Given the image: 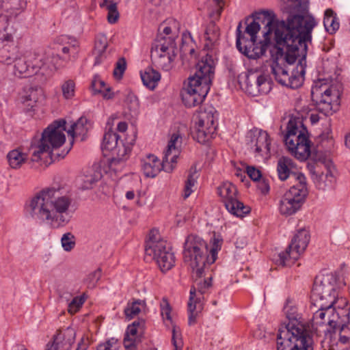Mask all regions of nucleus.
<instances>
[{
    "label": "nucleus",
    "instance_id": "30",
    "mask_svg": "<svg viewBox=\"0 0 350 350\" xmlns=\"http://www.w3.org/2000/svg\"><path fill=\"white\" fill-rule=\"evenodd\" d=\"M323 25L330 34L334 33L340 27L336 14L332 9H327L324 13Z\"/></svg>",
    "mask_w": 350,
    "mask_h": 350
},
{
    "label": "nucleus",
    "instance_id": "53",
    "mask_svg": "<svg viewBox=\"0 0 350 350\" xmlns=\"http://www.w3.org/2000/svg\"><path fill=\"white\" fill-rule=\"evenodd\" d=\"M85 178V176H79L76 179V185L81 190H85L88 189Z\"/></svg>",
    "mask_w": 350,
    "mask_h": 350
},
{
    "label": "nucleus",
    "instance_id": "18",
    "mask_svg": "<svg viewBox=\"0 0 350 350\" xmlns=\"http://www.w3.org/2000/svg\"><path fill=\"white\" fill-rule=\"evenodd\" d=\"M224 5V0H209L208 14L211 19L207 25L204 31L205 44L204 48L211 50L218 44L220 37V30L215 21L218 20Z\"/></svg>",
    "mask_w": 350,
    "mask_h": 350
},
{
    "label": "nucleus",
    "instance_id": "22",
    "mask_svg": "<svg viewBox=\"0 0 350 350\" xmlns=\"http://www.w3.org/2000/svg\"><path fill=\"white\" fill-rule=\"evenodd\" d=\"M334 332L338 330V341L342 345L350 346V312L349 308H342L339 319L336 321V328H332Z\"/></svg>",
    "mask_w": 350,
    "mask_h": 350
},
{
    "label": "nucleus",
    "instance_id": "26",
    "mask_svg": "<svg viewBox=\"0 0 350 350\" xmlns=\"http://www.w3.org/2000/svg\"><path fill=\"white\" fill-rule=\"evenodd\" d=\"M143 84L150 90H154L161 79V74L152 67H148L144 71L140 72Z\"/></svg>",
    "mask_w": 350,
    "mask_h": 350
},
{
    "label": "nucleus",
    "instance_id": "33",
    "mask_svg": "<svg viewBox=\"0 0 350 350\" xmlns=\"http://www.w3.org/2000/svg\"><path fill=\"white\" fill-rule=\"evenodd\" d=\"M14 46L4 45L0 49V62L6 65L13 64L18 54Z\"/></svg>",
    "mask_w": 350,
    "mask_h": 350
},
{
    "label": "nucleus",
    "instance_id": "50",
    "mask_svg": "<svg viewBox=\"0 0 350 350\" xmlns=\"http://www.w3.org/2000/svg\"><path fill=\"white\" fill-rule=\"evenodd\" d=\"M191 40H192V39L190 37V36L189 37L184 36V37L183 38L182 45L180 48L181 55H187V53L189 52L188 48L191 47Z\"/></svg>",
    "mask_w": 350,
    "mask_h": 350
},
{
    "label": "nucleus",
    "instance_id": "31",
    "mask_svg": "<svg viewBox=\"0 0 350 350\" xmlns=\"http://www.w3.org/2000/svg\"><path fill=\"white\" fill-rule=\"evenodd\" d=\"M7 159L10 166L12 168L17 169L27 161V155L19 148H16L8 153Z\"/></svg>",
    "mask_w": 350,
    "mask_h": 350
},
{
    "label": "nucleus",
    "instance_id": "57",
    "mask_svg": "<svg viewBox=\"0 0 350 350\" xmlns=\"http://www.w3.org/2000/svg\"><path fill=\"white\" fill-rule=\"evenodd\" d=\"M135 197V193L133 191H129L126 193V198L128 200H133Z\"/></svg>",
    "mask_w": 350,
    "mask_h": 350
},
{
    "label": "nucleus",
    "instance_id": "12",
    "mask_svg": "<svg viewBox=\"0 0 350 350\" xmlns=\"http://www.w3.org/2000/svg\"><path fill=\"white\" fill-rule=\"evenodd\" d=\"M341 93L334 85H316L312 90V101L319 112L326 116L339 109Z\"/></svg>",
    "mask_w": 350,
    "mask_h": 350
},
{
    "label": "nucleus",
    "instance_id": "11",
    "mask_svg": "<svg viewBox=\"0 0 350 350\" xmlns=\"http://www.w3.org/2000/svg\"><path fill=\"white\" fill-rule=\"evenodd\" d=\"M195 118L191 135L193 139L203 144L212 137L217 127L218 113L212 105L200 107Z\"/></svg>",
    "mask_w": 350,
    "mask_h": 350
},
{
    "label": "nucleus",
    "instance_id": "59",
    "mask_svg": "<svg viewBox=\"0 0 350 350\" xmlns=\"http://www.w3.org/2000/svg\"><path fill=\"white\" fill-rule=\"evenodd\" d=\"M310 120L312 123H316L319 121V117L317 115L312 114L311 117H310Z\"/></svg>",
    "mask_w": 350,
    "mask_h": 350
},
{
    "label": "nucleus",
    "instance_id": "49",
    "mask_svg": "<svg viewBox=\"0 0 350 350\" xmlns=\"http://www.w3.org/2000/svg\"><path fill=\"white\" fill-rule=\"evenodd\" d=\"M246 172L249 177L254 181L258 180L262 176L260 171L253 166H247Z\"/></svg>",
    "mask_w": 350,
    "mask_h": 350
},
{
    "label": "nucleus",
    "instance_id": "55",
    "mask_svg": "<svg viewBox=\"0 0 350 350\" xmlns=\"http://www.w3.org/2000/svg\"><path fill=\"white\" fill-rule=\"evenodd\" d=\"M127 124L126 122H120L118 124V126H117V129L118 130V131L120 132H125L127 129Z\"/></svg>",
    "mask_w": 350,
    "mask_h": 350
},
{
    "label": "nucleus",
    "instance_id": "20",
    "mask_svg": "<svg viewBox=\"0 0 350 350\" xmlns=\"http://www.w3.org/2000/svg\"><path fill=\"white\" fill-rule=\"evenodd\" d=\"M246 92L252 96L259 94H267L271 87L268 77L265 75H256L254 72L247 73L245 75Z\"/></svg>",
    "mask_w": 350,
    "mask_h": 350
},
{
    "label": "nucleus",
    "instance_id": "41",
    "mask_svg": "<svg viewBox=\"0 0 350 350\" xmlns=\"http://www.w3.org/2000/svg\"><path fill=\"white\" fill-rule=\"evenodd\" d=\"M85 295L81 297H75L68 305V310L70 314H74L78 312L79 308L82 306L85 301Z\"/></svg>",
    "mask_w": 350,
    "mask_h": 350
},
{
    "label": "nucleus",
    "instance_id": "15",
    "mask_svg": "<svg viewBox=\"0 0 350 350\" xmlns=\"http://www.w3.org/2000/svg\"><path fill=\"white\" fill-rule=\"evenodd\" d=\"M177 54L175 40L171 37H158L151 49V59L158 68L168 71L173 67Z\"/></svg>",
    "mask_w": 350,
    "mask_h": 350
},
{
    "label": "nucleus",
    "instance_id": "29",
    "mask_svg": "<svg viewBox=\"0 0 350 350\" xmlns=\"http://www.w3.org/2000/svg\"><path fill=\"white\" fill-rule=\"evenodd\" d=\"M4 12L8 17H16L26 7V0H4Z\"/></svg>",
    "mask_w": 350,
    "mask_h": 350
},
{
    "label": "nucleus",
    "instance_id": "36",
    "mask_svg": "<svg viewBox=\"0 0 350 350\" xmlns=\"http://www.w3.org/2000/svg\"><path fill=\"white\" fill-rule=\"evenodd\" d=\"M142 301L137 299L131 303H128L126 307L124 308V312L126 317L131 320L141 311V306Z\"/></svg>",
    "mask_w": 350,
    "mask_h": 350
},
{
    "label": "nucleus",
    "instance_id": "42",
    "mask_svg": "<svg viewBox=\"0 0 350 350\" xmlns=\"http://www.w3.org/2000/svg\"><path fill=\"white\" fill-rule=\"evenodd\" d=\"M172 342L174 347V350H182L183 347V342L181 337V334L176 326H174L172 328Z\"/></svg>",
    "mask_w": 350,
    "mask_h": 350
},
{
    "label": "nucleus",
    "instance_id": "40",
    "mask_svg": "<svg viewBox=\"0 0 350 350\" xmlns=\"http://www.w3.org/2000/svg\"><path fill=\"white\" fill-rule=\"evenodd\" d=\"M126 69V62L124 57L118 59L116 62L113 72V77L117 79H120Z\"/></svg>",
    "mask_w": 350,
    "mask_h": 350
},
{
    "label": "nucleus",
    "instance_id": "9",
    "mask_svg": "<svg viewBox=\"0 0 350 350\" xmlns=\"http://www.w3.org/2000/svg\"><path fill=\"white\" fill-rule=\"evenodd\" d=\"M181 138L173 134L164 152L162 161L154 154H148L142 160V170L147 178H154L161 170L170 173L176 167L177 159L180 152Z\"/></svg>",
    "mask_w": 350,
    "mask_h": 350
},
{
    "label": "nucleus",
    "instance_id": "44",
    "mask_svg": "<svg viewBox=\"0 0 350 350\" xmlns=\"http://www.w3.org/2000/svg\"><path fill=\"white\" fill-rule=\"evenodd\" d=\"M42 94L41 90L33 89L31 88L29 90V93L25 97L24 102L29 101L31 103L28 104V105L31 107H33V103H36L38 102L39 99V96Z\"/></svg>",
    "mask_w": 350,
    "mask_h": 350
},
{
    "label": "nucleus",
    "instance_id": "2",
    "mask_svg": "<svg viewBox=\"0 0 350 350\" xmlns=\"http://www.w3.org/2000/svg\"><path fill=\"white\" fill-rule=\"evenodd\" d=\"M220 247L217 241L214 239L213 245L208 250V245L203 239L195 234L189 235L184 243L183 258L185 262H189L192 269V277L196 279V287L192 286L190 290L188 301V324H196L198 314L202 310L200 297H196L198 291L201 295L204 294L212 285V278L208 277L204 280L200 278L205 275L207 267L213 264Z\"/></svg>",
    "mask_w": 350,
    "mask_h": 350
},
{
    "label": "nucleus",
    "instance_id": "6",
    "mask_svg": "<svg viewBox=\"0 0 350 350\" xmlns=\"http://www.w3.org/2000/svg\"><path fill=\"white\" fill-rule=\"evenodd\" d=\"M214 73V60L211 55L206 54L196 64L195 75L188 79L181 93L186 107H195L203 102L210 90Z\"/></svg>",
    "mask_w": 350,
    "mask_h": 350
},
{
    "label": "nucleus",
    "instance_id": "28",
    "mask_svg": "<svg viewBox=\"0 0 350 350\" xmlns=\"http://www.w3.org/2000/svg\"><path fill=\"white\" fill-rule=\"evenodd\" d=\"M88 118L85 116H82L77 122L71 124L70 128L67 131V133L72 138L75 137H81V140L85 139V135L88 133Z\"/></svg>",
    "mask_w": 350,
    "mask_h": 350
},
{
    "label": "nucleus",
    "instance_id": "13",
    "mask_svg": "<svg viewBox=\"0 0 350 350\" xmlns=\"http://www.w3.org/2000/svg\"><path fill=\"white\" fill-rule=\"evenodd\" d=\"M308 194L306 178L304 175H299L297 177V183L292 186L280 200V213L284 215L295 214L304 204Z\"/></svg>",
    "mask_w": 350,
    "mask_h": 350
},
{
    "label": "nucleus",
    "instance_id": "19",
    "mask_svg": "<svg viewBox=\"0 0 350 350\" xmlns=\"http://www.w3.org/2000/svg\"><path fill=\"white\" fill-rule=\"evenodd\" d=\"M217 194L221 198L226 208L237 217H243L250 212L249 208L239 201L237 189L230 182H224L217 187Z\"/></svg>",
    "mask_w": 350,
    "mask_h": 350
},
{
    "label": "nucleus",
    "instance_id": "51",
    "mask_svg": "<svg viewBox=\"0 0 350 350\" xmlns=\"http://www.w3.org/2000/svg\"><path fill=\"white\" fill-rule=\"evenodd\" d=\"M334 180V176L331 172V170L329 169H327L326 170V172H322L319 175V180L320 181H329V184L331 185L332 181Z\"/></svg>",
    "mask_w": 350,
    "mask_h": 350
},
{
    "label": "nucleus",
    "instance_id": "39",
    "mask_svg": "<svg viewBox=\"0 0 350 350\" xmlns=\"http://www.w3.org/2000/svg\"><path fill=\"white\" fill-rule=\"evenodd\" d=\"M58 42L69 44V46H65L62 49L64 53H68L71 49L75 51L78 46L77 41L75 38L68 36H61L58 38Z\"/></svg>",
    "mask_w": 350,
    "mask_h": 350
},
{
    "label": "nucleus",
    "instance_id": "64",
    "mask_svg": "<svg viewBox=\"0 0 350 350\" xmlns=\"http://www.w3.org/2000/svg\"><path fill=\"white\" fill-rule=\"evenodd\" d=\"M76 350H86V347H85V348H80V347H79Z\"/></svg>",
    "mask_w": 350,
    "mask_h": 350
},
{
    "label": "nucleus",
    "instance_id": "35",
    "mask_svg": "<svg viewBox=\"0 0 350 350\" xmlns=\"http://www.w3.org/2000/svg\"><path fill=\"white\" fill-rule=\"evenodd\" d=\"M198 178L196 167H191L189 170L187 178L185 181L183 197L187 198L193 192L192 187L195 185Z\"/></svg>",
    "mask_w": 350,
    "mask_h": 350
},
{
    "label": "nucleus",
    "instance_id": "32",
    "mask_svg": "<svg viewBox=\"0 0 350 350\" xmlns=\"http://www.w3.org/2000/svg\"><path fill=\"white\" fill-rule=\"evenodd\" d=\"M54 337L57 341L61 343L65 350H68L75 341V332L74 329L67 327L66 329L59 331Z\"/></svg>",
    "mask_w": 350,
    "mask_h": 350
},
{
    "label": "nucleus",
    "instance_id": "23",
    "mask_svg": "<svg viewBox=\"0 0 350 350\" xmlns=\"http://www.w3.org/2000/svg\"><path fill=\"white\" fill-rule=\"evenodd\" d=\"M296 170V164L290 157L282 156L278 160L277 173L280 180L284 181L288 178L293 177L297 182V177L304 174L297 172Z\"/></svg>",
    "mask_w": 350,
    "mask_h": 350
},
{
    "label": "nucleus",
    "instance_id": "47",
    "mask_svg": "<svg viewBox=\"0 0 350 350\" xmlns=\"http://www.w3.org/2000/svg\"><path fill=\"white\" fill-rule=\"evenodd\" d=\"M101 269L97 268L90 274H89V288L96 286V283L101 277Z\"/></svg>",
    "mask_w": 350,
    "mask_h": 350
},
{
    "label": "nucleus",
    "instance_id": "63",
    "mask_svg": "<svg viewBox=\"0 0 350 350\" xmlns=\"http://www.w3.org/2000/svg\"><path fill=\"white\" fill-rule=\"evenodd\" d=\"M132 325H135V327L137 328V326L139 325V322L138 321H134Z\"/></svg>",
    "mask_w": 350,
    "mask_h": 350
},
{
    "label": "nucleus",
    "instance_id": "61",
    "mask_svg": "<svg viewBox=\"0 0 350 350\" xmlns=\"http://www.w3.org/2000/svg\"><path fill=\"white\" fill-rule=\"evenodd\" d=\"M345 145L350 148V134L345 137Z\"/></svg>",
    "mask_w": 350,
    "mask_h": 350
},
{
    "label": "nucleus",
    "instance_id": "54",
    "mask_svg": "<svg viewBox=\"0 0 350 350\" xmlns=\"http://www.w3.org/2000/svg\"><path fill=\"white\" fill-rule=\"evenodd\" d=\"M125 350H137V343H131L129 340H124Z\"/></svg>",
    "mask_w": 350,
    "mask_h": 350
},
{
    "label": "nucleus",
    "instance_id": "37",
    "mask_svg": "<svg viewBox=\"0 0 350 350\" xmlns=\"http://www.w3.org/2000/svg\"><path fill=\"white\" fill-rule=\"evenodd\" d=\"M61 89L63 97L65 99L69 100L74 97L75 92V83L72 80L68 79L62 83Z\"/></svg>",
    "mask_w": 350,
    "mask_h": 350
},
{
    "label": "nucleus",
    "instance_id": "62",
    "mask_svg": "<svg viewBox=\"0 0 350 350\" xmlns=\"http://www.w3.org/2000/svg\"><path fill=\"white\" fill-rule=\"evenodd\" d=\"M269 187L268 185L266 184L265 185V189L263 190V192H265V191L267 192V191H269Z\"/></svg>",
    "mask_w": 350,
    "mask_h": 350
},
{
    "label": "nucleus",
    "instance_id": "27",
    "mask_svg": "<svg viewBox=\"0 0 350 350\" xmlns=\"http://www.w3.org/2000/svg\"><path fill=\"white\" fill-rule=\"evenodd\" d=\"M92 93L94 95L100 94L105 99L113 98V94L111 92V88L107 86L105 81H103L98 75H95L91 83Z\"/></svg>",
    "mask_w": 350,
    "mask_h": 350
},
{
    "label": "nucleus",
    "instance_id": "45",
    "mask_svg": "<svg viewBox=\"0 0 350 350\" xmlns=\"http://www.w3.org/2000/svg\"><path fill=\"white\" fill-rule=\"evenodd\" d=\"M137 328L135 327V325H130L128 326L124 338V340H131V343H137L139 342V340L137 338Z\"/></svg>",
    "mask_w": 350,
    "mask_h": 350
},
{
    "label": "nucleus",
    "instance_id": "25",
    "mask_svg": "<svg viewBox=\"0 0 350 350\" xmlns=\"http://www.w3.org/2000/svg\"><path fill=\"white\" fill-rule=\"evenodd\" d=\"M107 47V39L105 35L99 33L94 40L93 55H95L94 66L100 64L104 59V53Z\"/></svg>",
    "mask_w": 350,
    "mask_h": 350
},
{
    "label": "nucleus",
    "instance_id": "24",
    "mask_svg": "<svg viewBox=\"0 0 350 350\" xmlns=\"http://www.w3.org/2000/svg\"><path fill=\"white\" fill-rule=\"evenodd\" d=\"M119 138V135L113 131L106 132L103 136L101 146L103 152L109 151L113 153L122 149V146L124 145L122 141L118 142Z\"/></svg>",
    "mask_w": 350,
    "mask_h": 350
},
{
    "label": "nucleus",
    "instance_id": "16",
    "mask_svg": "<svg viewBox=\"0 0 350 350\" xmlns=\"http://www.w3.org/2000/svg\"><path fill=\"white\" fill-rule=\"evenodd\" d=\"M310 239V235L307 230L304 228L299 230L286 250L278 254L277 262L282 266L290 265L293 263L305 251Z\"/></svg>",
    "mask_w": 350,
    "mask_h": 350
},
{
    "label": "nucleus",
    "instance_id": "58",
    "mask_svg": "<svg viewBox=\"0 0 350 350\" xmlns=\"http://www.w3.org/2000/svg\"><path fill=\"white\" fill-rule=\"evenodd\" d=\"M163 32L166 35L169 36L172 33V29L170 27H164Z\"/></svg>",
    "mask_w": 350,
    "mask_h": 350
},
{
    "label": "nucleus",
    "instance_id": "38",
    "mask_svg": "<svg viewBox=\"0 0 350 350\" xmlns=\"http://www.w3.org/2000/svg\"><path fill=\"white\" fill-rule=\"evenodd\" d=\"M61 244L64 251H71L76 245L75 236L71 232L64 234L61 238Z\"/></svg>",
    "mask_w": 350,
    "mask_h": 350
},
{
    "label": "nucleus",
    "instance_id": "14",
    "mask_svg": "<svg viewBox=\"0 0 350 350\" xmlns=\"http://www.w3.org/2000/svg\"><path fill=\"white\" fill-rule=\"evenodd\" d=\"M154 230H152L149 235V239L146 242V256L152 257L159 267L162 272H166L171 269L175 263L174 253L163 240H158L154 236Z\"/></svg>",
    "mask_w": 350,
    "mask_h": 350
},
{
    "label": "nucleus",
    "instance_id": "17",
    "mask_svg": "<svg viewBox=\"0 0 350 350\" xmlns=\"http://www.w3.org/2000/svg\"><path fill=\"white\" fill-rule=\"evenodd\" d=\"M126 154L127 148L122 146V149L112 153L113 157L111 159L103 158L94 162L92 166V174L89 178V183L92 184L100 180L103 173H107L109 171L116 172L120 170Z\"/></svg>",
    "mask_w": 350,
    "mask_h": 350
},
{
    "label": "nucleus",
    "instance_id": "43",
    "mask_svg": "<svg viewBox=\"0 0 350 350\" xmlns=\"http://www.w3.org/2000/svg\"><path fill=\"white\" fill-rule=\"evenodd\" d=\"M120 345L118 340L114 338H111L107 340L105 343L100 344L96 350H119Z\"/></svg>",
    "mask_w": 350,
    "mask_h": 350
},
{
    "label": "nucleus",
    "instance_id": "56",
    "mask_svg": "<svg viewBox=\"0 0 350 350\" xmlns=\"http://www.w3.org/2000/svg\"><path fill=\"white\" fill-rule=\"evenodd\" d=\"M191 47L188 48L189 52L187 54L190 55L191 57H196V51H195V47H194L195 44L192 40H191Z\"/></svg>",
    "mask_w": 350,
    "mask_h": 350
},
{
    "label": "nucleus",
    "instance_id": "10",
    "mask_svg": "<svg viewBox=\"0 0 350 350\" xmlns=\"http://www.w3.org/2000/svg\"><path fill=\"white\" fill-rule=\"evenodd\" d=\"M284 142L297 159L306 160L310 154V141L308 131L299 118H291L287 123Z\"/></svg>",
    "mask_w": 350,
    "mask_h": 350
},
{
    "label": "nucleus",
    "instance_id": "21",
    "mask_svg": "<svg viewBox=\"0 0 350 350\" xmlns=\"http://www.w3.org/2000/svg\"><path fill=\"white\" fill-rule=\"evenodd\" d=\"M248 137L250 138V148L256 156H267L270 153L271 139L267 131L258 129L251 131Z\"/></svg>",
    "mask_w": 350,
    "mask_h": 350
},
{
    "label": "nucleus",
    "instance_id": "7",
    "mask_svg": "<svg viewBox=\"0 0 350 350\" xmlns=\"http://www.w3.org/2000/svg\"><path fill=\"white\" fill-rule=\"evenodd\" d=\"M14 74L18 77L40 75L46 80L62 66L58 55L49 53H28L16 57L14 61Z\"/></svg>",
    "mask_w": 350,
    "mask_h": 350
},
{
    "label": "nucleus",
    "instance_id": "8",
    "mask_svg": "<svg viewBox=\"0 0 350 350\" xmlns=\"http://www.w3.org/2000/svg\"><path fill=\"white\" fill-rule=\"evenodd\" d=\"M66 120L59 119L50 124L42 133L41 137L31 142V161L38 162L42 154L46 153L51 160L63 159L69 150L62 153H54L53 150L61 147L66 142L64 131H66Z\"/></svg>",
    "mask_w": 350,
    "mask_h": 350
},
{
    "label": "nucleus",
    "instance_id": "34",
    "mask_svg": "<svg viewBox=\"0 0 350 350\" xmlns=\"http://www.w3.org/2000/svg\"><path fill=\"white\" fill-rule=\"evenodd\" d=\"M100 7L105 8L107 10V21L110 24H114L119 18L120 14L118 10L117 3L111 0H104Z\"/></svg>",
    "mask_w": 350,
    "mask_h": 350
},
{
    "label": "nucleus",
    "instance_id": "4",
    "mask_svg": "<svg viewBox=\"0 0 350 350\" xmlns=\"http://www.w3.org/2000/svg\"><path fill=\"white\" fill-rule=\"evenodd\" d=\"M336 291L328 280L314 281L311 291L310 310L313 313L312 327L317 330L319 327H325L324 332L336 328V321L339 319L341 308L334 306L336 303Z\"/></svg>",
    "mask_w": 350,
    "mask_h": 350
},
{
    "label": "nucleus",
    "instance_id": "52",
    "mask_svg": "<svg viewBox=\"0 0 350 350\" xmlns=\"http://www.w3.org/2000/svg\"><path fill=\"white\" fill-rule=\"evenodd\" d=\"M46 350H65V349L62 347L61 343L57 341L54 337L53 341L51 343L47 344Z\"/></svg>",
    "mask_w": 350,
    "mask_h": 350
},
{
    "label": "nucleus",
    "instance_id": "1",
    "mask_svg": "<svg viewBox=\"0 0 350 350\" xmlns=\"http://www.w3.org/2000/svg\"><path fill=\"white\" fill-rule=\"evenodd\" d=\"M282 10L288 14L286 20H278L272 10H261L252 14L253 21L243 32L240 22L236 46L252 59H259L269 48L271 73L276 81L297 89L304 81L308 43L319 22L309 12V0H284Z\"/></svg>",
    "mask_w": 350,
    "mask_h": 350
},
{
    "label": "nucleus",
    "instance_id": "3",
    "mask_svg": "<svg viewBox=\"0 0 350 350\" xmlns=\"http://www.w3.org/2000/svg\"><path fill=\"white\" fill-rule=\"evenodd\" d=\"M72 202L70 187L55 184L36 193L26 205L25 210L27 214L36 222L59 227L69 221L68 211Z\"/></svg>",
    "mask_w": 350,
    "mask_h": 350
},
{
    "label": "nucleus",
    "instance_id": "46",
    "mask_svg": "<svg viewBox=\"0 0 350 350\" xmlns=\"http://www.w3.org/2000/svg\"><path fill=\"white\" fill-rule=\"evenodd\" d=\"M14 37H17L16 30H12V27L9 25L4 29V33L1 37L3 42H11L14 41Z\"/></svg>",
    "mask_w": 350,
    "mask_h": 350
},
{
    "label": "nucleus",
    "instance_id": "60",
    "mask_svg": "<svg viewBox=\"0 0 350 350\" xmlns=\"http://www.w3.org/2000/svg\"><path fill=\"white\" fill-rule=\"evenodd\" d=\"M4 0H0V16L3 14V12H4Z\"/></svg>",
    "mask_w": 350,
    "mask_h": 350
},
{
    "label": "nucleus",
    "instance_id": "48",
    "mask_svg": "<svg viewBox=\"0 0 350 350\" xmlns=\"http://www.w3.org/2000/svg\"><path fill=\"white\" fill-rule=\"evenodd\" d=\"M161 313L163 318H165L167 320L171 321V307L168 301L163 299L162 302L161 303Z\"/></svg>",
    "mask_w": 350,
    "mask_h": 350
},
{
    "label": "nucleus",
    "instance_id": "5",
    "mask_svg": "<svg viewBox=\"0 0 350 350\" xmlns=\"http://www.w3.org/2000/svg\"><path fill=\"white\" fill-rule=\"evenodd\" d=\"M283 312L288 322L281 324L277 335V350H314V340L294 303L287 299Z\"/></svg>",
    "mask_w": 350,
    "mask_h": 350
}]
</instances>
